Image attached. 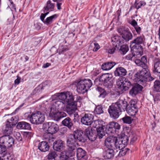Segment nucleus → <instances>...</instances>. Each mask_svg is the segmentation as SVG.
<instances>
[{
    "label": "nucleus",
    "instance_id": "nucleus-7",
    "mask_svg": "<svg viewBox=\"0 0 160 160\" xmlns=\"http://www.w3.org/2000/svg\"><path fill=\"white\" fill-rule=\"evenodd\" d=\"M47 111V114H49L50 117L52 119L57 121L66 116V113L64 112H59L58 110L51 108L48 111Z\"/></svg>",
    "mask_w": 160,
    "mask_h": 160
},
{
    "label": "nucleus",
    "instance_id": "nucleus-25",
    "mask_svg": "<svg viewBox=\"0 0 160 160\" xmlns=\"http://www.w3.org/2000/svg\"><path fill=\"white\" fill-rule=\"evenodd\" d=\"M50 146L48 142L46 141H42L40 142L38 145V148L42 152H45L48 151Z\"/></svg>",
    "mask_w": 160,
    "mask_h": 160
},
{
    "label": "nucleus",
    "instance_id": "nucleus-28",
    "mask_svg": "<svg viewBox=\"0 0 160 160\" xmlns=\"http://www.w3.org/2000/svg\"><path fill=\"white\" fill-rule=\"evenodd\" d=\"M43 138L47 142L50 143L53 142L54 138L52 134L49 132H46L43 135Z\"/></svg>",
    "mask_w": 160,
    "mask_h": 160
},
{
    "label": "nucleus",
    "instance_id": "nucleus-42",
    "mask_svg": "<svg viewBox=\"0 0 160 160\" xmlns=\"http://www.w3.org/2000/svg\"><path fill=\"white\" fill-rule=\"evenodd\" d=\"M128 50V47L127 45H122L119 49L120 52L123 55L125 54Z\"/></svg>",
    "mask_w": 160,
    "mask_h": 160
},
{
    "label": "nucleus",
    "instance_id": "nucleus-27",
    "mask_svg": "<svg viewBox=\"0 0 160 160\" xmlns=\"http://www.w3.org/2000/svg\"><path fill=\"white\" fill-rule=\"evenodd\" d=\"M154 72L160 73V60L158 58H155L153 61Z\"/></svg>",
    "mask_w": 160,
    "mask_h": 160
},
{
    "label": "nucleus",
    "instance_id": "nucleus-58",
    "mask_svg": "<svg viewBox=\"0 0 160 160\" xmlns=\"http://www.w3.org/2000/svg\"><path fill=\"white\" fill-rule=\"evenodd\" d=\"M17 79L14 81V83L18 85L20 82L21 78L18 76H17Z\"/></svg>",
    "mask_w": 160,
    "mask_h": 160
},
{
    "label": "nucleus",
    "instance_id": "nucleus-45",
    "mask_svg": "<svg viewBox=\"0 0 160 160\" xmlns=\"http://www.w3.org/2000/svg\"><path fill=\"white\" fill-rule=\"evenodd\" d=\"M122 120L124 123L130 124L132 123L131 118L129 116H126L123 118Z\"/></svg>",
    "mask_w": 160,
    "mask_h": 160
},
{
    "label": "nucleus",
    "instance_id": "nucleus-17",
    "mask_svg": "<svg viewBox=\"0 0 160 160\" xmlns=\"http://www.w3.org/2000/svg\"><path fill=\"white\" fill-rule=\"evenodd\" d=\"M114 103L121 112L126 111L128 105L125 99H119Z\"/></svg>",
    "mask_w": 160,
    "mask_h": 160
},
{
    "label": "nucleus",
    "instance_id": "nucleus-24",
    "mask_svg": "<svg viewBox=\"0 0 160 160\" xmlns=\"http://www.w3.org/2000/svg\"><path fill=\"white\" fill-rule=\"evenodd\" d=\"M114 151L112 148H107L103 152V157L105 159H110L114 156Z\"/></svg>",
    "mask_w": 160,
    "mask_h": 160
},
{
    "label": "nucleus",
    "instance_id": "nucleus-41",
    "mask_svg": "<svg viewBox=\"0 0 160 160\" xmlns=\"http://www.w3.org/2000/svg\"><path fill=\"white\" fill-rule=\"evenodd\" d=\"M114 128H112L111 124L109 123V124L107 125L106 127V133L110 134L111 133H113L115 132Z\"/></svg>",
    "mask_w": 160,
    "mask_h": 160
},
{
    "label": "nucleus",
    "instance_id": "nucleus-23",
    "mask_svg": "<svg viewBox=\"0 0 160 160\" xmlns=\"http://www.w3.org/2000/svg\"><path fill=\"white\" fill-rule=\"evenodd\" d=\"M127 73L126 69L122 67L117 68L114 72V75L116 76L121 77L126 76Z\"/></svg>",
    "mask_w": 160,
    "mask_h": 160
},
{
    "label": "nucleus",
    "instance_id": "nucleus-62",
    "mask_svg": "<svg viewBox=\"0 0 160 160\" xmlns=\"http://www.w3.org/2000/svg\"><path fill=\"white\" fill-rule=\"evenodd\" d=\"M49 10H46L45 9H44V10L43 11V12L45 15V16H46L47 15H48L49 13Z\"/></svg>",
    "mask_w": 160,
    "mask_h": 160
},
{
    "label": "nucleus",
    "instance_id": "nucleus-52",
    "mask_svg": "<svg viewBox=\"0 0 160 160\" xmlns=\"http://www.w3.org/2000/svg\"><path fill=\"white\" fill-rule=\"evenodd\" d=\"M128 22L131 24L134 28L137 26L138 25V23L135 19H132V20H129Z\"/></svg>",
    "mask_w": 160,
    "mask_h": 160
},
{
    "label": "nucleus",
    "instance_id": "nucleus-53",
    "mask_svg": "<svg viewBox=\"0 0 160 160\" xmlns=\"http://www.w3.org/2000/svg\"><path fill=\"white\" fill-rule=\"evenodd\" d=\"M94 47L93 49V51L94 52H96L100 48V47L98 44L96 42H95L94 43Z\"/></svg>",
    "mask_w": 160,
    "mask_h": 160
},
{
    "label": "nucleus",
    "instance_id": "nucleus-59",
    "mask_svg": "<svg viewBox=\"0 0 160 160\" xmlns=\"http://www.w3.org/2000/svg\"><path fill=\"white\" fill-rule=\"evenodd\" d=\"M141 62L144 63H147V57L145 56H144L141 58Z\"/></svg>",
    "mask_w": 160,
    "mask_h": 160
},
{
    "label": "nucleus",
    "instance_id": "nucleus-11",
    "mask_svg": "<svg viewBox=\"0 0 160 160\" xmlns=\"http://www.w3.org/2000/svg\"><path fill=\"white\" fill-rule=\"evenodd\" d=\"M108 111L110 117L114 119L118 118L121 114V112L114 103L109 106Z\"/></svg>",
    "mask_w": 160,
    "mask_h": 160
},
{
    "label": "nucleus",
    "instance_id": "nucleus-20",
    "mask_svg": "<svg viewBox=\"0 0 160 160\" xmlns=\"http://www.w3.org/2000/svg\"><path fill=\"white\" fill-rule=\"evenodd\" d=\"M136 78L138 79L139 81L141 82L152 81L154 79L151 76L150 72H148V71H147L145 74L139 76Z\"/></svg>",
    "mask_w": 160,
    "mask_h": 160
},
{
    "label": "nucleus",
    "instance_id": "nucleus-50",
    "mask_svg": "<svg viewBox=\"0 0 160 160\" xmlns=\"http://www.w3.org/2000/svg\"><path fill=\"white\" fill-rule=\"evenodd\" d=\"M14 136L18 141H20L22 140V137L19 132H15L14 134Z\"/></svg>",
    "mask_w": 160,
    "mask_h": 160
},
{
    "label": "nucleus",
    "instance_id": "nucleus-43",
    "mask_svg": "<svg viewBox=\"0 0 160 160\" xmlns=\"http://www.w3.org/2000/svg\"><path fill=\"white\" fill-rule=\"evenodd\" d=\"M94 112L95 114L98 115L103 113V111L102 106L100 105L97 106L95 108Z\"/></svg>",
    "mask_w": 160,
    "mask_h": 160
},
{
    "label": "nucleus",
    "instance_id": "nucleus-21",
    "mask_svg": "<svg viewBox=\"0 0 160 160\" xmlns=\"http://www.w3.org/2000/svg\"><path fill=\"white\" fill-rule=\"evenodd\" d=\"M111 40L113 47L118 49L122 40L121 37L118 35H115L112 38Z\"/></svg>",
    "mask_w": 160,
    "mask_h": 160
},
{
    "label": "nucleus",
    "instance_id": "nucleus-31",
    "mask_svg": "<svg viewBox=\"0 0 160 160\" xmlns=\"http://www.w3.org/2000/svg\"><path fill=\"white\" fill-rule=\"evenodd\" d=\"M17 127L18 129H29L31 128L30 124L24 122H18L17 125Z\"/></svg>",
    "mask_w": 160,
    "mask_h": 160
},
{
    "label": "nucleus",
    "instance_id": "nucleus-2",
    "mask_svg": "<svg viewBox=\"0 0 160 160\" xmlns=\"http://www.w3.org/2000/svg\"><path fill=\"white\" fill-rule=\"evenodd\" d=\"M56 96L58 99L65 102L67 105L66 111L70 115L75 112L77 109V102L74 101L73 96L70 92L57 93Z\"/></svg>",
    "mask_w": 160,
    "mask_h": 160
},
{
    "label": "nucleus",
    "instance_id": "nucleus-61",
    "mask_svg": "<svg viewBox=\"0 0 160 160\" xmlns=\"http://www.w3.org/2000/svg\"><path fill=\"white\" fill-rule=\"evenodd\" d=\"M57 9L58 10H60L61 9V5L62 4V3L60 2H57Z\"/></svg>",
    "mask_w": 160,
    "mask_h": 160
},
{
    "label": "nucleus",
    "instance_id": "nucleus-55",
    "mask_svg": "<svg viewBox=\"0 0 160 160\" xmlns=\"http://www.w3.org/2000/svg\"><path fill=\"white\" fill-rule=\"evenodd\" d=\"M116 49H118L116 48H115V47H113V48H111L109 49L108 50V53H109L110 54H112L114 52L115 50Z\"/></svg>",
    "mask_w": 160,
    "mask_h": 160
},
{
    "label": "nucleus",
    "instance_id": "nucleus-1",
    "mask_svg": "<svg viewBox=\"0 0 160 160\" xmlns=\"http://www.w3.org/2000/svg\"><path fill=\"white\" fill-rule=\"evenodd\" d=\"M128 142V137L124 136L122 137L120 140H118L117 137L113 136H110L107 138L105 140L104 144L107 148L118 149V154L119 156L125 155L126 148H123L125 145Z\"/></svg>",
    "mask_w": 160,
    "mask_h": 160
},
{
    "label": "nucleus",
    "instance_id": "nucleus-48",
    "mask_svg": "<svg viewBox=\"0 0 160 160\" xmlns=\"http://www.w3.org/2000/svg\"><path fill=\"white\" fill-rule=\"evenodd\" d=\"M6 150V147H4L3 144L0 145V155H1V156L2 157V155L5 154Z\"/></svg>",
    "mask_w": 160,
    "mask_h": 160
},
{
    "label": "nucleus",
    "instance_id": "nucleus-47",
    "mask_svg": "<svg viewBox=\"0 0 160 160\" xmlns=\"http://www.w3.org/2000/svg\"><path fill=\"white\" fill-rule=\"evenodd\" d=\"M128 29V28H125L122 27L118 29V32L121 35H122H122H123L125 33V32L127 31Z\"/></svg>",
    "mask_w": 160,
    "mask_h": 160
},
{
    "label": "nucleus",
    "instance_id": "nucleus-9",
    "mask_svg": "<svg viewBox=\"0 0 160 160\" xmlns=\"http://www.w3.org/2000/svg\"><path fill=\"white\" fill-rule=\"evenodd\" d=\"M14 140L13 138L9 135H6L0 138V144L8 148L11 147L14 144Z\"/></svg>",
    "mask_w": 160,
    "mask_h": 160
},
{
    "label": "nucleus",
    "instance_id": "nucleus-32",
    "mask_svg": "<svg viewBox=\"0 0 160 160\" xmlns=\"http://www.w3.org/2000/svg\"><path fill=\"white\" fill-rule=\"evenodd\" d=\"M92 126L93 127L96 128L97 130L98 128L105 126L103 125L104 124V122L101 120L98 119L92 122Z\"/></svg>",
    "mask_w": 160,
    "mask_h": 160
},
{
    "label": "nucleus",
    "instance_id": "nucleus-15",
    "mask_svg": "<svg viewBox=\"0 0 160 160\" xmlns=\"http://www.w3.org/2000/svg\"><path fill=\"white\" fill-rule=\"evenodd\" d=\"M145 40V38L144 35L139 36L131 42L130 47L131 48H134L135 47L143 44Z\"/></svg>",
    "mask_w": 160,
    "mask_h": 160
},
{
    "label": "nucleus",
    "instance_id": "nucleus-26",
    "mask_svg": "<svg viewBox=\"0 0 160 160\" xmlns=\"http://www.w3.org/2000/svg\"><path fill=\"white\" fill-rule=\"evenodd\" d=\"M142 87L139 84H137L133 87L129 91V94L132 96L137 94L140 91L142 90Z\"/></svg>",
    "mask_w": 160,
    "mask_h": 160
},
{
    "label": "nucleus",
    "instance_id": "nucleus-22",
    "mask_svg": "<svg viewBox=\"0 0 160 160\" xmlns=\"http://www.w3.org/2000/svg\"><path fill=\"white\" fill-rule=\"evenodd\" d=\"M63 141L58 140L53 142V148L55 150L60 152L63 149Z\"/></svg>",
    "mask_w": 160,
    "mask_h": 160
},
{
    "label": "nucleus",
    "instance_id": "nucleus-13",
    "mask_svg": "<svg viewBox=\"0 0 160 160\" xmlns=\"http://www.w3.org/2000/svg\"><path fill=\"white\" fill-rule=\"evenodd\" d=\"M130 104L127 107L126 111L127 113L131 116H134L138 112V108L136 102L134 100H131Z\"/></svg>",
    "mask_w": 160,
    "mask_h": 160
},
{
    "label": "nucleus",
    "instance_id": "nucleus-49",
    "mask_svg": "<svg viewBox=\"0 0 160 160\" xmlns=\"http://www.w3.org/2000/svg\"><path fill=\"white\" fill-rule=\"evenodd\" d=\"M4 157V160H14L13 155L6 154L5 155H3Z\"/></svg>",
    "mask_w": 160,
    "mask_h": 160
},
{
    "label": "nucleus",
    "instance_id": "nucleus-18",
    "mask_svg": "<svg viewBox=\"0 0 160 160\" xmlns=\"http://www.w3.org/2000/svg\"><path fill=\"white\" fill-rule=\"evenodd\" d=\"M66 103L63 101L57 100L53 102V104L50 108L57 110H64L65 109Z\"/></svg>",
    "mask_w": 160,
    "mask_h": 160
},
{
    "label": "nucleus",
    "instance_id": "nucleus-39",
    "mask_svg": "<svg viewBox=\"0 0 160 160\" xmlns=\"http://www.w3.org/2000/svg\"><path fill=\"white\" fill-rule=\"evenodd\" d=\"M146 4L145 2L143 1L139 2V0H136L134 3L136 8L138 9L142 6H144Z\"/></svg>",
    "mask_w": 160,
    "mask_h": 160
},
{
    "label": "nucleus",
    "instance_id": "nucleus-10",
    "mask_svg": "<svg viewBox=\"0 0 160 160\" xmlns=\"http://www.w3.org/2000/svg\"><path fill=\"white\" fill-rule=\"evenodd\" d=\"M43 128L48 132L52 134L56 132L58 130L57 124L53 122H49L44 123L43 125Z\"/></svg>",
    "mask_w": 160,
    "mask_h": 160
},
{
    "label": "nucleus",
    "instance_id": "nucleus-8",
    "mask_svg": "<svg viewBox=\"0 0 160 160\" xmlns=\"http://www.w3.org/2000/svg\"><path fill=\"white\" fill-rule=\"evenodd\" d=\"M16 123L15 118L12 117L10 119L7 120L5 128L3 130V132L5 134H10L12 131V126H15Z\"/></svg>",
    "mask_w": 160,
    "mask_h": 160
},
{
    "label": "nucleus",
    "instance_id": "nucleus-35",
    "mask_svg": "<svg viewBox=\"0 0 160 160\" xmlns=\"http://www.w3.org/2000/svg\"><path fill=\"white\" fill-rule=\"evenodd\" d=\"M122 38L126 41L128 42L131 40L132 38V35L131 32L128 29L125 32V33L122 35Z\"/></svg>",
    "mask_w": 160,
    "mask_h": 160
},
{
    "label": "nucleus",
    "instance_id": "nucleus-5",
    "mask_svg": "<svg viewBox=\"0 0 160 160\" xmlns=\"http://www.w3.org/2000/svg\"><path fill=\"white\" fill-rule=\"evenodd\" d=\"M117 90L119 94L127 90L131 86V82L128 79L124 78H119L116 82Z\"/></svg>",
    "mask_w": 160,
    "mask_h": 160
},
{
    "label": "nucleus",
    "instance_id": "nucleus-4",
    "mask_svg": "<svg viewBox=\"0 0 160 160\" xmlns=\"http://www.w3.org/2000/svg\"><path fill=\"white\" fill-rule=\"evenodd\" d=\"M92 84L89 79H82L78 81L76 85V90L78 93L83 94L87 92Z\"/></svg>",
    "mask_w": 160,
    "mask_h": 160
},
{
    "label": "nucleus",
    "instance_id": "nucleus-12",
    "mask_svg": "<svg viewBox=\"0 0 160 160\" xmlns=\"http://www.w3.org/2000/svg\"><path fill=\"white\" fill-rule=\"evenodd\" d=\"M135 62L138 66H140L143 68L142 70L139 71V72L136 73L134 75V77L136 78L140 76L145 74L147 71H148L147 68V63L141 62V60L138 59H137L135 61Z\"/></svg>",
    "mask_w": 160,
    "mask_h": 160
},
{
    "label": "nucleus",
    "instance_id": "nucleus-57",
    "mask_svg": "<svg viewBox=\"0 0 160 160\" xmlns=\"http://www.w3.org/2000/svg\"><path fill=\"white\" fill-rule=\"evenodd\" d=\"M45 17V15L43 13H41L40 16V19L41 21L43 22L44 23V21H45L44 18Z\"/></svg>",
    "mask_w": 160,
    "mask_h": 160
},
{
    "label": "nucleus",
    "instance_id": "nucleus-64",
    "mask_svg": "<svg viewBox=\"0 0 160 160\" xmlns=\"http://www.w3.org/2000/svg\"><path fill=\"white\" fill-rule=\"evenodd\" d=\"M82 99V98L81 97L79 96H77V98H76V100H77L76 102H80Z\"/></svg>",
    "mask_w": 160,
    "mask_h": 160
},
{
    "label": "nucleus",
    "instance_id": "nucleus-44",
    "mask_svg": "<svg viewBox=\"0 0 160 160\" xmlns=\"http://www.w3.org/2000/svg\"><path fill=\"white\" fill-rule=\"evenodd\" d=\"M111 124V126L112 127L113 129L115 130V131L116 130H119L120 128V125L117 122H109Z\"/></svg>",
    "mask_w": 160,
    "mask_h": 160
},
{
    "label": "nucleus",
    "instance_id": "nucleus-33",
    "mask_svg": "<svg viewBox=\"0 0 160 160\" xmlns=\"http://www.w3.org/2000/svg\"><path fill=\"white\" fill-rule=\"evenodd\" d=\"M58 17V15L54 14L51 16L47 17L44 21V24L48 25L51 24Z\"/></svg>",
    "mask_w": 160,
    "mask_h": 160
},
{
    "label": "nucleus",
    "instance_id": "nucleus-36",
    "mask_svg": "<svg viewBox=\"0 0 160 160\" xmlns=\"http://www.w3.org/2000/svg\"><path fill=\"white\" fill-rule=\"evenodd\" d=\"M54 4L52 3L50 1L48 0L47 2L46 7H45L43 9L51 11L54 10Z\"/></svg>",
    "mask_w": 160,
    "mask_h": 160
},
{
    "label": "nucleus",
    "instance_id": "nucleus-19",
    "mask_svg": "<svg viewBox=\"0 0 160 160\" xmlns=\"http://www.w3.org/2000/svg\"><path fill=\"white\" fill-rule=\"evenodd\" d=\"M77 156L78 160H87L88 158L86 151L80 148L77 150Z\"/></svg>",
    "mask_w": 160,
    "mask_h": 160
},
{
    "label": "nucleus",
    "instance_id": "nucleus-16",
    "mask_svg": "<svg viewBox=\"0 0 160 160\" xmlns=\"http://www.w3.org/2000/svg\"><path fill=\"white\" fill-rule=\"evenodd\" d=\"M94 118L93 114L90 113H85L81 118V122L87 125H90L92 123Z\"/></svg>",
    "mask_w": 160,
    "mask_h": 160
},
{
    "label": "nucleus",
    "instance_id": "nucleus-56",
    "mask_svg": "<svg viewBox=\"0 0 160 160\" xmlns=\"http://www.w3.org/2000/svg\"><path fill=\"white\" fill-rule=\"evenodd\" d=\"M107 95V92L106 91L103 90L102 92L99 95V97L102 98L105 97Z\"/></svg>",
    "mask_w": 160,
    "mask_h": 160
},
{
    "label": "nucleus",
    "instance_id": "nucleus-63",
    "mask_svg": "<svg viewBox=\"0 0 160 160\" xmlns=\"http://www.w3.org/2000/svg\"><path fill=\"white\" fill-rule=\"evenodd\" d=\"M50 65V63L47 62L44 65L43 67L44 68H46L49 67Z\"/></svg>",
    "mask_w": 160,
    "mask_h": 160
},
{
    "label": "nucleus",
    "instance_id": "nucleus-37",
    "mask_svg": "<svg viewBox=\"0 0 160 160\" xmlns=\"http://www.w3.org/2000/svg\"><path fill=\"white\" fill-rule=\"evenodd\" d=\"M47 156L48 160H56V158L58 156V155L55 151H51Z\"/></svg>",
    "mask_w": 160,
    "mask_h": 160
},
{
    "label": "nucleus",
    "instance_id": "nucleus-34",
    "mask_svg": "<svg viewBox=\"0 0 160 160\" xmlns=\"http://www.w3.org/2000/svg\"><path fill=\"white\" fill-rule=\"evenodd\" d=\"M62 123L64 126L69 128H71L73 125L71 119L69 117H67L63 120L62 122Z\"/></svg>",
    "mask_w": 160,
    "mask_h": 160
},
{
    "label": "nucleus",
    "instance_id": "nucleus-6",
    "mask_svg": "<svg viewBox=\"0 0 160 160\" xmlns=\"http://www.w3.org/2000/svg\"><path fill=\"white\" fill-rule=\"evenodd\" d=\"M31 122L35 124H39L44 122L45 120L43 113L39 111L32 113L31 115L28 116Z\"/></svg>",
    "mask_w": 160,
    "mask_h": 160
},
{
    "label": "nucleus",
    "instance_id": "nucleus-30",
    "mask_svg": "<svg viewBox=\"0 0 160 160\" xmlns=\"http://www.w3.org/2000/svg\"><path fill=\"white\" fill-rule=\"evenodd\" d=\"M116 64L114 62H107L103 63L102 65V68L104 70H108L112 68Z\"/></svg>",
    "mask_w": 160,
    "mask_h": 160
},
{
    "label": "nucleus",
    "instance_id": "nucleus-60",
    "mask_svg": "<svg viewBox=\"0 0 160 160\" xmlns=\"http://www.w3.org/2000/svg\"><path fill=\"white\" fill-rule=\"evenodd\" d=\"M74 118L73 119V120L74 122H75L76 121H77L78 120V115L77 113H75L74 114Z\"/></svg>",
    "mask_w": 160,
    "mask_h": 160
},
{
    "label": "nucleus",
    "instance_id": "nucleus-54",
    "mask_svg": "<svg viewBox=\"0 0 160 160\" xmlns=\"http://www.w3.org/2000/svg\"><path fill=\"white\" fill-rule=\"evenodd\" d=\"M134 28L136 30V31L137 33L138 34H140L141 31V27L137 25V26L135 27Z\"/></svg>",
    "mask_w": 160,
    "mask_h": 160
},
{
    "label": "nucleus",
    "instance_id": "nucleus-40",
    "mask_svg": "<svg viewBox=\"0 0 160 160\" xmlns=\"http://www.w3.org/2000/svg\"><path fill=\"white\" fill-rule=\"evenodd\" d=\"M127 132L128 133L127 135H126L125 136H127L128 137H128L130 138V139L132 141H135L137 140V138L135 137L134 135H133L132 134V131H131L130 129H128L127 130Z\"/></svg>",
    "mask_w": 160,
    "mask_h": 160
},
{
    "label": "nucleus",
    "instance_id": "nucleus-14",
    "mask_svg": "<svg viewBox=\"0 0 160 160\" xmlns=\"http://www.w3.org/2000/svg\"><path fill=\"white\" fill-rule=\"evenodd\" d=\"M100 82H102L104 85L110 88L112 85V78L107 73L104 74L101 76L99 78Z\"/></svg>",
    "mask_w": 160,
    "mask_h": 160
},
{
    "label": "nucleus",
    "instance_id": "nucleus-38",
    "mask_svg": "<svg viewBox=\"0 0 160 160\" xmlns=\"http://www.w3.org/2000/svg\"><path fill=\"white\" fill-rule=\"evenodd\" d=\"M105 126L100 128H98L97 130V135L99 138H102L103 136L105 135V132H104Z\"/></svg>",
    "mask_w": 160,
    "mask_h": 160
},
{
    "label": "nucleus",
    "instance_id": "nucleus-29",
    "mask_svg": "<svg viewBox=\"0 0 160 160\" xmlns=\"http://www.w3.org/2000/svg\"><path fill=\"white\" fill-rule=\"evenodd\" d=\"M85 134L90 140L93 141L95 140L96 135L93 133L91 128H88L85 129Z\"/></svg>",
    "mask_w": 160,
    "mask_h": 160
},
{
    "label": "nucleus",
    "instance_id": "nucleus-46",
    "mask_svg": "<svg viewBox=\"0 0 160 160\" xmlns=\"http://www.w3.org/2000/svg\"><path fill=\"white\" fill-rule=\"evenodd\" d=\"M154 87L156 91L160 92V82L159 81H156L154 82Z\"/></svg>",
    "mask_w": 160,
    "mask_h": 160
},
{
    "label": "nucleus",
    "instance_id": "nucleus-51",
    "mask_svg": "<svg viewBox=\"0 0 160 160\" xmlns=\"http://www.w3.org/2000/svg\"><path fill=\"white\" fill-rule=\"evenodd\" d=\"M135 56V54H133L132 53H130L125 57V59L127 60H132V59Z\"/></svg>",
    "mask_w": 160,
    "mask_h": 160
},
{
    "label": "nucleus",
    "instance_id": "nucleus-3",
    "mask_svg": "<svg viewBox=\"0 0 160 160\" xmlns=\"http://www.w3.org/2000/svg\"><path fill=\"white\" fill-rule=\"evenodd\" d=\"M86 140V137L82 130L77 129L75 131L73 134L69 135L68 137L67 144L68 150L71 152L75 150L78 142H84Z\"/></svg>",
    "mask_w": 160,
    "mask_h": 160
}]
</instances>
